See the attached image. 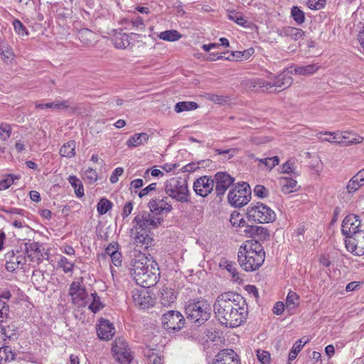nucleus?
Masks as SVG:
<instances>
[{
	"label": "nucleus",
	"instance_id": "obj_1",
	"mask_svg": "<svg viewBox=\"0 0 364 364\" xmlns=\"http://www.w3.org/2000/svg\"><path fill=\"white\" fill-rule=\"evenodd\" d=\"M246 301L239 294L228 291L220 294L213 305L216 318L229 328L240 326L246 319Z\"/></svg>",
	"mask_w": 364,
	"mask_h": 364
},
{
	"label": "nucleus",
	"instance_id": "obj_2",
	"mask_svg": "<svg viewBox=\"0 0 364 364\" xmlns=\"http://www.w3.org/2000/svg\"><path fill=\"white\" fill-rule=\"evenodd\" d=\"M265 252L257 240H248L242 245L237 252V260L242 269L253 272L264 263Z\"/></svg>",
	"mask_w": 364,
	"mask_h": 364
},
{
	"label": "nucleus",
	"instance_id": "obj_3",
	"mask_svg": "<svg viewBox=\"0 0 364 364\" xmlns=\"http://www.w3.org/2000/svg\"><path fill=\"white\" fill-rule=\"evenodd\" d=\"M131 275L136 284L141 287L149 288L157 283L159 268L157 264H147V259L144 256L134 258L132 262Z\"/></svg>",
	"mask_w": 364,
	"mask_h": 364
},
{
	"label": "nucleus",
	"instance_id": "obj_4",
	"mask_svg": "<svg viewBox=\"0 0 364 364\" xmlns=\"http://www.w3.org/2000/svg\"><path fill=\"white\" fill-rule=\"evenodd\" d=\"M186 318L197 326H201L210 317L211 306L206 300L190 301L186 306Z\"/></svg>",
	"mask_w": 364,
	"mask_h": 364
},
{
	"label": "nucleus",
	"instance_id": "obj_5",
	"mask_svg": "<svg viewBox=\"0 0 364 364\" xmlns=\"http://www.w3.org/2000/svg\"><path fill=\"white\" fill-rule=\"evenodd\" d=\"M164 191L167 196L177 202H190V192L188 182L185 178L173 177L167 180L164 185Z\"/></svg>",
	"mask_w": 364,
	"mask_h": 364
},
{
	"label": "nucleus",
	"instance_id": "obj_6",
	"mask_svg": "<svg viewBox=\"0 0 364 364\" xmlns=\"http://www.w3.org/2000/svg\"><path fill=\"white\" fill-rule=\"evenodd\" d=\"M247 215L249 220L259 223L273 222L276 218L274 212L262 203L250 205L247 209Z\"/></svg>",
	"mask_w": 364,
	"mask_h": 364
},
{
	"label": "nucleus",
	"instance_id": "obj_7",
	"mask_svg": "<svg viewBox=\"0 0 364 364\" xmlns=\"http://www.w3.org/2000/svg\"><path fill=\"white\" fill-rule=\"evenodd\" d=\"M251 198V190L248 183L243 182L235 186L229 192L228 199L235 207L245 205Z\"/></svg>",
	"mask_w": 364,
	"mask_h": 364
},
{
	"label": "nucleus",
	"instance_id": "obj_8",
	"mask_svg": "<svg viewBox=\"0 0 364 364\" xmlns=\"http://www.w3.org/2000/svg\"><path fill=\"white\" fill-rule=\"evenodd\" d=\"M163 221V219L156 218L151 213L144 212L136 215L133 223H135L132 230L149 232L151 229L157 228Z\"/></svg>",
	"mask_w": 364,
	"mask_h": 364
},
{
	"label": "nucleus",
	"instance_id": "obj_9",
	"mask_svg": "<svg viewBox=\"0 0 364 364\" xmlns=\"http://www.w3.org/2000/svg\"><path fill=\"white\" fill-rule=\"evenodd\" d=\"M82 280V278H80ZM82 281H73L70 284L68 294L72 302L77 307L86 306L90 301L85 287L81 284Z\"/></svg>",
	"mask_w": 364,
	"mask_h": 364
},
{
	"label": "nucleus",
	"instance_id": "obj_10",
	"mask_svg": "<svg viewBox=\"0 0 364 364\" xmlns=\"http://www.w3.org/2000/svg\"><path fill=\"white\" fill-rule=\"evenodd\" d=\"M293 82V78L289 75V72L284 71L281 74L278 75L274 77L272 82L261 81L258 82V85L261 88H265V91L267 92H273L272 89L275 87V91L277 88H279L278 91L283 90L289 87Z\"/></svg>",
	"mask_w": 364,
	"mask_h": 364
},
{
	"label": "nucleus",
	"instance_id": "obj_11",
	"mask_svg": "<svg viewBox=\"0 0 364 364\" xmlns=\"http://www.w3.org/2000/svg\"><path fill=\"white\" fill-rule=\"evenodd\" d=\"M162 326L168 331H179L185 323L183 316L177 311H168L163 314L161 317Z\"/></svg>",
	"mask_w": 364,
	"mask_h": 364
},
{
	"label": "nucleus",
	"instance_id": "obj_12",
	"mask_svg": "<svg viewBox=\"0 0 364 364\" xmlns=\"http://www.w3.org/2000/svg\"><path fill=\"white\" fill-rule=\"evenodd\" d=\"M112 351L115 355L117 360L122 364H129L133 359L129 345L123 338H115Z\"/></svg>",
	"mask_w": 364,
	"mask_h": 364
},
{
	"label": "nucleus",
	"instance_id": "obj_13",
	"mask_svg": "<svg viewBox=\"0 0 364 364\" xmlns=\"http://www.w3.org/2000/svg\"><path fill=\"white\" fill-rule=\"evenodd\" d=\"M6 269L14 272L18 269H23L26 263V257L23 250H11L5 255Z\"/></svg>",
	"mask_w": 364,
	"mask_h": 364
},
{
	"label": "nucleus",
	"instance_id": "obj_14",
	"mask_svg": "<svg viewBox=\"0 0 364 364\" xmlns=\"http://www.w3.org/2000/svg\"><path fill=\"white\" fill-rule=\"evenodd\" d=\"M168 196L151 198L148 203L150 211L156 215L168 214L173 210Z\"/></svg>",
	"mask_w": 364,
	"mask_h": 364
},
{
	"label": "nucleus",
	"instance_id": "obj_15",
	"mask_svg": "<svg viewBox=\"0 0 364 364\" xmlns=\"http://www.w3.org/2000/svg\"><path fill=\"white\" fill-rule=\"evenodd\" d=\"M362 228H364V224L361 223L359 216L350 214L343 219L341 231L346 238L350 239L353 235H355Z\"/></svg>",
	"mask_w": 364,
	"mask_h": 364
},
{
	"label": "nucleus",
	"instance_id": "obj_16",
	"mask_svg": "<svg viewBox=\"0 0 364 364\" xmlns=\"http://www.w3.org/2000/svg\"><path fill=\"white\" fill-rule=\"evenodd\" d=\"M148 288L134 289L132 291V299L134 304L141 309L149 308L153 305L154 300Z\"/></svg>",
	"mask_w": 364,
	"mask_h": 364
},
{
	"label": "nucleus",
	"instance_id": "obj_17",
	"mask_svg": "<svg viewBox=\"0 0 364 364\" xmlns=\"http://www.w3.org/2000/svg\"><path fill=\"white\" fill-rule=\"evenodd\" d=\"M214 185V179L211 176H203L194 182L193 190L197 195L205 197L212 192Z\"/></svg>",
	"mask_w": 364,
	"mask_h": 364
},
{
	"label": "nucleus",
	"instance_id": "obj_18",
	"mask_svg": "<svg viewBox=\"0 0 364 364\" xmlns=\"http://www.w3.org/2000/svg\"><path fill=\"white\" fill-rule=\"evenodd\" d=\"M235 178L226 172H218L215 175V193L218 196H223L227 189L233 183Z\"/></svg>",
	"mask_w": 364,
	"mask_h": 364
},
{
	"label": "nucleus",
	"instance_id": "obj_19",
	"mask_svg": "<svg viewBox=\"0 0 364 364\" xmlns=\"http://www.w3.org/2000/svg\"><path fill=\"white\" fill-rule=\"evenodd\" d=\"M213 364H241L239 355L232 349H223L215 357Z\"/></svg>",
	"mask_w": 364,
	"mask_h": 364
},
{
	"label": "nucleus",
	"instance_id": "obj_20",
	"mask_svg": "<svg viewBox=\"0 0 364 364\" xmlns=\"http://www.w3.org/2000/svg\"><path fill=\"white\" fill-rule=\"evenodd\" d=\"M23 246L24 250L23 252L24 255H26L31 262H36L38 264L42 262L43 254L40 250V245L38 242L28 240L23 244Z\"/></svg>",
	"mask_w": 364,
	"mask_h": 364
},
{
	"label": "nucleus",
	"instance_id": "obj_21",
	"mask_svg": "<svg viewBox=\"0 0 364 364\" xmlns=\"http://www.w3.org/2000/svg\"><path fill=\"white\" fill-rule=\"evenodd\" d=\"M97 333L100 339L109 340L114 336V328L108 320L102 318L97 326Z\"/></svg>",
	"mask_w": 364,
	"mask_h": 364
},
{
	"label": "nucleus",
	"instance_id": "obj_22",
	"mask_svg": "<svg viewBox=\"0 0 364 364\" xmlns=\"http://www.w3.org/2000/svg\"><path fill=\"white\" fill-rule=\"evenodd\" d=\"M131 235L134 242L144 249L150 247L154 241L153 238L149 235L148 232L131 230Z\"/></svg>",
	"mask_w": 364,
	"mask_h": 364
},
{
	"label": "nucleus",
	"instance_id": "obj_23",
	"mask_svg": "<svg viewBox=\"0 0 364 364\" xmlns=\"http://www.w3.org/2000/svg\"><path fill=\"white\" fill-rule=\"evenodd\" d=\"M18 333V328L15 322H11L8 325H0V337L5 341L6 339H14Z\"/></svg>",
	"mask_w": 364,
	"mask_h": 364
},
{
	"label": "nucleus",
	"instance_id": "obj_24",
	"mask_svg": "<svg viewBox=\"0 0 364 364\" xmlns=\"http://www.w3.org/2000/svg\"><path fill=\"white\" fill-rule=\"evenodd\" d=\"M363 141V137L356 135L355 133L348 132H340V141L338 144L341 146H349L360 144Z\"/></svg>",
	"mask_w": 364,
	"mask_h": 364
},
{
	"label": "nucleus",
	"instance_id": "obj_25",
	"mask_svg": "<svg viewBox=\"0 0 364 364\" xmlns=\"http://www.w3.org/2000/svg\"><path fill=\"white\" fill-rule=\"evenodd\" d=\"M161 294V303L164 306H170L176 299L174 289L170 287L164 286Z\"/></svg>",
	"mask_w": 364,
	"mask_h": 364
},
{
	"label": "nucleus",
	"instance_id": "obj_26",
	"mask_svg": "<svg viewBox=\"0 0 364 364\" xmlns=\"http://www.w3.org/2000/svg\"><path fill=\"white\" fill-rule=\"evenodd\" d=\"M70 102L69 100H64V101H55L53 102H48V103H39L36 102L35 103V107L38 109H67L69 107H70Z\"/></svg>",
	"mask_w": 364,
	"mask_h": 364
},
{
	"label": "nucleus",
	"instance_id": "obj_27",
	"mask_svg": "<svg viewBox=\"0 0 364 364\" xmlns=\"http://www.w3.org/2000/svg\"><path fill=\"white\" fill-rule=\"evenodd\" d=\"M112 41L114 47L118 49H125L130 44L129 36L122 32L116 33L112 37Z\"/></svg>",
	"mask_w": 364,
	"mask_h": 364
},
{
	"label": "nucleus",
	"instance_id": "obj_28",
	"mask_svg": "<svg viewBox=\"0 0 364 364\" xmlns=\"http://www.w3.org/2000/svg\"><path fill=\"white\" fill-rule=\"evenodd\" d=\"M149 136L144 132L135 134L127 141V146L129 148L137 147L147 143Z\"/></svg>",
	"mask_w": 364,
	"mask_h": 364
},
{
	"label": "nucleus",
	"instance_id": "obj_29",
	"mask_svg": "<svg viewBox=\"0 0 364 364\" xmlns=\"http://www.w3.org/2000/svg\"><path fill=\"white\" fill-rule=\"evenodd\" d=\"M318 69V66L316 64H309L306 65L295 66L291 67L290 73L291 74H297L301 75H312L315 73Z\"/></svg>",
	"mask_w": 364,
	"mask_h": 364
},
{
	"label": "nucleus",
	"instance_id": "obj_30",
	"mask_svg": "<svg viewBox=\"0 0 364 364\" xmlns=\"http://www.w3.org/2000/svg\"><path fill=\"white\" fill-rule=\"evenodd\" d=\"M316 137L321 141H328L331 144H338L340 141V132H321L316 134Z\"/></svg>",
	"mask_w": 364,
	"mask_h": 364
},
{
	"label": "nucleus",
	"instance_id": "obj_31",
	"mask_svg": "<svg viewBox=\"0 0 364 364\" xmlns=\"http://www.w3.org/2000/svg\"><path fill=\"white\" fill-rule=\"evenodd\" d=\"M279 182L282 186V191L285 194L292 193L296 190L297 181L293 178L282 177Z\"/></svg>",
	"mask_w": 364,
	"mask_h": 364
},
{
	"label": "nucleus",
	"instance_id": "obj_32",
	"mask_svg": "<svg viewBox=\"0 0 364 364\" xmlns=\"http://www.w3.org/2000/svg\"><path fill=\"white\" fill-rule=\"evenodd\" d=\"M76 142L74 140H70L64 144L60 149V154L61 156L72 158L75 156Z\"/></svg>",
	"mask_w": 364,
	"mask_h": 364
},
{
	"label": "nucleus",
	"instance_id": "obj_33",
	"mask_svg": "<svg viewBox=\"0 0 364 364\" xmlns=\"http://www.w3.org/2000/svg\"><path fill=\"white\" fill-rule=\"evenodd\" d=\"M198 104L195 102L183 101L176 104L174 111L176 113H181L184 111H191L197 109Z\"/></svg>",
	"mask_w": 364,
	"mask_h": 364
},
{
	"label": "nucleus",
	"instance_id": "obj_34",
	"mask_svg": "<svg viewBox=\"0 0 364 364\" xmlns=\"http://www.w3.org/2000/svg\"><path fill=\"white\" fill-rule=\"evenodd\" d=\"M181 34L176 30H168L161 32L159 38L166 41H176L181 38Z\"/></svg>",
	"mask_w": 364,
	"mask_h": 364
},
{
	"label": "nucleus",
	"instance_id": "obj_35",
	"mask_svg": "<svg viewBox=\"0 0 364 364\" xmlns=\"http://www.w3.org/2000/svg\"><path fill=\"white\" fill-rule=\"evenodd\" d=\"M148 364H161L162 357L154 349H147L144 352Z\"/></svg>",
	"mask_w": 364,
	"mask_h": 364
},
{
	"label": "nucleus",
	"instance_id": "obj_36",
	"mask_svg": "<svg viewBox=\"0 0 364 364\" xmlns=\"http://www.w3.org/2000/svg\"><path fill=\"white\" fill-rule=\"evenodd\" d=\"M283 32L285 36L291 37L296 41L304 36V31L298 28L288 26L284 28Z\"/></svg>",
	"mask_w": 364,
	"mask_h": 364
},
{
	"label": "nucleus",
	"instance_id": "obj_37",
	"mask_svg": "<svg viewBox=\"0 0 364 364\" xmlns=\"http://www.w3.org/2000/svg\"><path fill=\"white\" fill-rule=\"evenodd\" d=\"M228 18L245 28L249 26V22L240 13L235 11L229 12Z\"/></svg>",
	"mask_w": 364,
	"mask_h": 364
},
{
	"label": "nucleus",
	"instance_id": "obj_38",
	"mask_svg": "<svg viewBox=\"0 0 364 364\" xmlns=\"http://www.w3.org/2000/svg\"><path fill=\"white\" fill-rule=\"evenodd\" d=\"M95 33L89 29H82L78 33L79 39L85 45L90 44L94 40Z\"/></svg>",
	"mask_w": 364,
	"mask_h": 364
},
{
	"label": "nucleus",
	"instance_id": "obj_39",
	"mask_svg": "<svg viewBox=\"0 0 364 364\" xmlns=\"http://www.w3.org/2000/svg\"><path fill=\"white\" fill-rule=\"evenodd\" d=\"M90 301L92 302L89 305V309L94 313L99 311L103 308V305L100 301V298L96 292L92 293L90 296Z\"/></svg>",
	"mask_w": 364,
	"mask_h": 364
},
{
	"label": "nucleus",
	"instance_id": "obj_40",
	"mask_svg": "<svg viewBox=\"0 0 364 364\" xmlns=\"http://www.w3.org/2000/svg\"><path fill=\"white\" fill-rule=\"evenodd\" d=\"M291 16L298 25H301L305 21L304 12L296 6L291 8Z\"/></svg>",
	"mask_w": 364,
	"mask_h": 364
},
{
	"label": "nucleus",
	"instance_id": "obj_41",
	"mask_svg": "<svg viewBox=\"0 0 364 364\" xmlns=\"http://www.w3.org/2000/svg\"><path fill=\"white\" fill-rule=\"evenodd\" d=\"M220 266L221 267H224L228 272H229L234 279L237 280L240 279L237 269L235 267V263L229 262L228 260H224L221 261Z\"/></svg>",
	"mask_w": 364,
	"mask_h": 364
},
{
	"label": "nucleus",
	"instance_id": "obj_42",
	"mask_svg": "<svg viewBox=\"0 0 364 364\" xmlns=\"http://www.w3.org/2000/svg\"><path fill=\"white\" fill-rule=\"evenodd\" d=\"M299 296L294 291H290L288 293L286 299V306L287 309H294L299 304Z\"/></svg>",
	"mask_w": 364,
	"mask_h": 364
},
{
	"label": "nucleus",
	"instance_id": "obj_43",
	"mask_svg": "<svg viewBox=\"0 0 364 364\" xmlns=\"http://www.w3.org/2000/svg\"><path fill=\"white\" fill-rule=\"evenodd\" d=\"M306 343H307V341L303 342L302 339H299V341H297L295 343V344L293 346V347L289 354V361H292L296 358L298 353L300 352V350H301L303 346Z\"/></svg>",
	"mask_w": 364,
	"mask_h": 364
},
{
	"label": "nucleus",
	"instance_id": "obj_44",
	"mask_svg": "<svg viewBox=\"0 0 364 364\" xmlns=\"http://www.w3.org/2000/svg\"><path fill=\"white\" fill-rule=\"evenodd\" d=\"M112 207V203L107 198H102L97 203V212L100 215L107 213Z\"/></svg>",
	"mask_w": 364,
	"mask_h": 364
},
{
	"label": "nucleus",
	"instance_id": "obj_45",
	"mask_svg": "<svg viewBox=\"0 0 364 364\" xmlns=\"http://www.w3.org/2000/svg\"><path fill=\"white\" fill-rule=\"evenodd\" d=\"M363 185L360 183V181L356 175L353 176L346 185L348 193H351L358 191Z\"/></svg>",
	"mask_w": 364,
	"mask_h": 364
},
{
	"label": "nucleus",
	"instance_id": "obj_46",
	"mask_svg": "<svg viewBox=\"0 0 364 364\" xmlns=\"http://www.w3.org/2000/svg\"><path fill=\"white\" fill-rule=\"evenodd\" d=\"M14 358L15 354L10 346H6L0 348V359L8 361L14 360Z\"/></svg>",
	"mask_w": 364,
	"mask_h": 364
},
{
	"label": "nucleus",
	"instance_id": "obj_47",
	"mask_svg": "<svg viewBox=\"0 0 364 364\" xmlns=\"http://www.w3.org/2000/svg\"><path fill=\"white\" fill-rule=\"evenodd\" d=\"M281 173H291L294 176H299V173L295 171L294 161L288 160L281 167Z\"/></svg>",
	"mask_w": 364,
	"mask_h": 364
},
{
	"label": "nucleus",
	"instance_id": "obj_48",
	"mask_svg": "<svg viewBox=\"0 0 364 364\" xmlns=\"http://www.w3.org/2000/svg\"><path fill=\"white\" fill-rule=\"evenodd\" d=\"M58 266L61 267L65 273L72 272L74 263L69 261L66 257H61L58 261Z\"/></svg>",
	"mask_w": 364,
	"mask_h": 364
},
{
	"label": "nucleus",
	"instance_id": "obj_49",
	"mask_svg": "<svg viewBox=\"0 0 364 364\" xmlns=\"http://www.w3.org/2000/svg\"><path fill=\"white\" fill-rule=\"evenodd\" d=\"M11 126L7 123L0 124V138L3 141L7 140L11 134Z\"/></svg>",
	"mask_w": 364,
	"mask_h": 364
},
{
	"label": "nucleus",
	"instance_id": "obj_50",
	"mask_svg": "<svg viewBox=\"0 0 364 364\" xmlns=\"http://www.w3.org/2000/svg\"><path fill=\"white\" fill-rule=\"evenodd\" d=\"M230 222L235 227H241L245 223L242 215L235 211L230 215Z\"/></svg>",
	"mask_w": 364,
	"mask_h": 364
},
{
	"label": "nucleus",
	"instance_id": "obj_51",
	"mask_svg": "<svg viewBox=\"0 0 364 364\" xmlns=\"http://www.w3.org/2000/svg\"><path fill=\"white\" fill-rule=\"evenodd\" d=\"M260 163L264 164L269 170L272 169L279 163V159L278 156H273L271 158H265V159H257Z\"/></svg>",
	"mask_w": 364,
	"mask_h": 364
},
{
	"label": "nucleus",
	"instance_id": "obj_52",
	"mask_svg": "<svg viewBox=\"0 0 364 364\" xmlns=\"http://www.w3.org/2000/svg\"><path fill=\"white\" fill-rule=\"evenodd\" d=\"M9 314V307L8 304L0 299V324L5 322Z\"/></svg>",
	"mask_w": 364,
	"mask_h": 364
},
{
	"label": "nucleus",
	"instance_id": "obj_53",
	"mask_svg": "<svg viewBox=\"0 0 364 364\" xmlns=\"http://www.w3.org/2000/svg\"><path fill=\"white\" fill-rule=\"evenodd\" d=\"M13 26L14 27L15 31L19 35V36H27L28 31L26 28L23 25V23L17 19H15L13 22Z\"/></svg>",
	"mask_w": 364,
	"mask_h": 364
},
{
	"label": "nucleus",
	"instance_id": "obj_54",
	"mask_svg": "<svg viewBox=\"0 0 364 364\" xmlns=\"http://www.w3.org/2000/svg\"><path fill=\"white\" fill-rule=\"evenodd\" d=\"M256 230L255 237L259 240H264L269 237V230L266 228L257 226Z\"/></svg>",
	"mask_w": 364,
	"mask_h": 364
},
{
	"label": "nucleus",
	"instance_id": "obj_55",
	"mask_svg": "<svg viewBox=\"0 0 364 364\" xmlns=\"http://www.w3.org/2000/svg\"><path fill=\"white\" fill-rule=\"evenodd\" d=\"M326 0H309L308 7L311 10H320L324 7Z\"/></svg>",
	"mask_w": 364,
	"mask_h": 364
},
{
	"label": "nucleus",
	"instance_id": "obj_56",
	"mask_svg": "<svg viewBox=\"0 0 364 364\" xmlns=\"http://www.w3.org/2000/svg\"><path fill=\"white\" fill-rule=\"evenodd\" d=\"M254 193L256 196L264 198L268 196L269 191L262 185H257L255 186Z\"/></svg>",
	"mask_w": 364,
	"mask_h": 364
},
{
	"label": "nucleus",
	"instance_id": "obj_57",
	"mask_svg": "<svg viewBox=\"0 0 364 364\" xmlns=\"http://www.w3.org/2000/svg\"><path fill=\"white\" fill-rule=\"evenodd\" d=\"M18 176H9L7 178L2 179L0 181V191L6 190L10 187L14 182L15 179H18Z\"/></svg>",
	"mask_w": 364,
	"mask_h": 364
},
{
	"label": "nucleus",
	"instance_id": "obj_58",
	"mask_svg": "<svg viewBox=\"0 0 364 364\" xmlns=\"http://www.w3.org/2000/svg\"><path fill=\"white\" fill-rule=\"evenodd\" d=\"M257 356L262 364H269L270 362V354L267 351L258 350L257 351Z\"/></svg>",
	"mask_w": 364,
	"mask_h": 364
},
{
	"label": "nucleus",
	"instance_id": "obj_59",
	"mask_svg": "<svg viewBox=\"0 0 364 364\" xmlns=\"http://www.w3.org/2000/svg\"><path fill=\"white\" fill-rule=\"evenodd\" d=\"M208 100L213 102L215 104L223 105L227 102V98L223 95H218L215 94H210L208 97Z\"/></svg>",
	"mask_w": 364,
	"mask_h": 364
},
{
	"label": "nucleus",
	"instance_id": "obj_60",
	"mask_svg": "<svg viewBox=\"0 0 364 364\" xmlns=\"http://www.w3.org/2000/svg\"><path fill=\"white\" fill-rule=\"evenodd\" d=\"M215 151L218 155L223 154L225 159H230L236 154L237 150L235 149H230L226 150L216 149Z\"/></svg>",
	"mask_w": 364,
	"mask_h": 364
},
{
	"label": "nucleus",
	"instance_id": "obj_61",
	"mask_svg": "<svg viewBox=\"0 0 364 364\" xmlns=\"http://www.w3.org/2000/svg\"><path fill=\"white\" fill-rule=\"evenodd\" d=\"M84 176L90 183H94L97 179V172L91 168H87L85 171Z\"/></svg>",
	"mask_w": 364,
	"mask_h": 364
},
{
	"label": "nucleus",
	"instance_id": "obj_62",
	"mask_svg": "<svg viewBox=\"0 0 364 364\" xmlns=\"http://www.w3.org/2000/svg\"><path fill=\"white\" fill-rule=\"evenodd\" d=\"M124 172V169L122 167H118L114 169L112 174L109 178V181L112 183H115L119 180V176H122Z\"/></svg>",
	"mask_w": 364,
	"mask_h": 364
},
{
	"label": "nucleus",
	"instance_id": "obj_63",
	"mask_svg": "<svg viewBox=\"0 0 364 364\" xmlns=\"http://www.w3.org/2000/svg\"><path fill=\"white\" fill-rule=\"evenodd\" d=\"M156 183H152L149 184L147 187L141 189L140 192L139 193V198H142L144 196H146L149 193V192L155 191L156 189Z\"/></svg>",
	"mask_w": 364,
	"mask_h": 364
},
{
	"label": "nucleus",
	"instance_id": "obj_64",
	"mask_svg": "<svg viewBox=\"0 0 364 364\" xmlns=\"http://www.w3.org/2000/svg\"><path fill=\"white\" fill-rule=\"evenodd\" d=\"M133 210V203L132 201H129L126 203L123 208V211L122 213V216L124 219L127 218L132 213Z\"/></svg>",
	"mask_w": 364,
	"mask_h": 364
}]
</instances>
